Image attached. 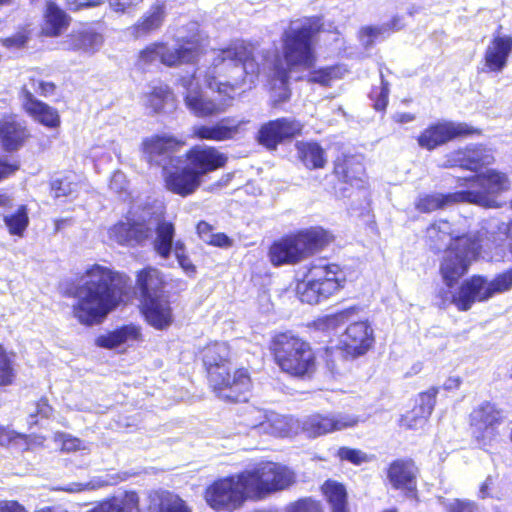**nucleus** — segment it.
Masks as SVG:
<instances>
[{"mask_svg":"<svg viewBox=\"0 0 512 512\" xmlns=\"http://www.w3.org/2000/svg\"><path fill=\"white\" fill-rule=\"evenodd\" d=\"M296 149L302 163L309 169L323 168L326 163L325 152L317 142L296 143Z\"/></svg>","mask_w":512,"mask_h":512,"instance_id":"obj_36","label":"nucleus"},{"mask_svg":"<svg viewBox=\"0 0 512 512\" xmlns=\"http://www.w3.org/2000/svg\"><path fill=\"white\" fill-rule=\"evenodd\" d=\"M322 490L331 506L332 512H348L347 493L342 484L328 480L323 484Z\"/></svg>","mask_w":512,"mask_h":512,"instance_id":"obj_39","label":"nucleus"},{"mask_svg":"<svg viewBox=\"0 0 512 512\" xmlns=\"http://www.w3.org/2000/svg\"><path fill=\"white\" fill-rule=\"evenodd\" d=\"M118 483V477L115 475L105 474L103 476H95L86 483L72 484L67 491L79 492L83 490H97L106 486L115 485Z\"/></svg>","mask_w":512,"mask_h":512,"instance_id":"obj_45","label":"nucleus"},{"mask_svg":"<svg viewBox=\"0 0 512 512\" xmlns=\"http://www.w3.org/2000/svg\"><path fill=\"white\" fill-rule=\"evenodd\" d=\"M108 235L119 245L136 247L151 237L152 228L142 222L120 221L109 228Z\"/></svg>","mask_w":512,"mask_h":512,"instance_id":"obj_22","label":"nucleus"},{"mask_svg":"<svg viewBox=\"0 0 512 512\" xmlns=\"http://www.w3.org/2000/svg\"><path fill=\"white\" fill-rule=\"evenodd\" d=\"M26 42L27 37L21 33L3 39L4 46L8 48H21L25 45Z\"/></svg>","mask_w":512,"mask_h":512,"instance_id":"obj_62","label":"nucleus"},{"mask_svg":"<svg viewBox=\"0 0 512 512\" xmlns=\"http://www.w3.org/2000/svg\"><path fill=\"white\" fill-rule=\"evenodd\" d=\"M164 15V5L156 4L152 6L143 18L134 26L135 36L141 37L158 29L162 25Z\"/></svg>","mask_w":512,"mask_h":512,"instance_id":"obj_38","label":"nucleus"},{"mask_svg":"<svg viewBox=\"0 0 512 512\" xmlns=\"http://www.w3.org/2000/svg\"><path fill=\"white\" fill-rule=\"evenodd\" d=\"M381 87L375 88L370 92V98L374 102V108L377 111L385 110L388 104L389 83L384 80L383 72L380 71Z\"/></svg>","mask_w":512,"mask_h":512,"instance_id":"obj_49","label":"nucleus"},{"mask_svg":"<svg viewBox=\"0 0 512 512\" xmlns=\"http://www.w3.org/2000/svg\"><path fill=\"white\" fill-rule=\"evenodd\" d=\"M85 449L83 442L69 434L62 435V450L67 452Z\"/></svg>","mask_w":512,"mask_h":512,"instance_id":"obj_56","label":"nucleus"},{"mask_svg":"<svg viewBox=\"0 0 512 512\" xmlns=\"http://www.w3.org/2000/svg\"><path fill=\"white\" fill-rule=\"evenodd\" d=\"M155 238L152 242L154 251L162 258L168 259L174 251L175 227L173 223L161 220L155 227Z\"/></svg>","mask_w":512,"mask_h":512,"instance_id":"obj_34","label":"nucleus"},{"mask_svg":"<svg viewBox=\"0 0 512 512\" xmlns=\"http://www.w3.org/2000/svg\"><path fill=\"white\" fill-rule=\"evenodd\" d=\"M165 283L162 272L153 267H146L137 274V286L140 290L142 301L164 297L163 289Z\"/></svg>","mask_w":512,"mask_h":512,"instance_id":"obj_28","label":"nucleus"},{"mask_svg":"<svg viewBox=\"0 0 512 512\" xmlns=\"http://www.w3.org/2000/svg\"><path fill=\"white\" fill-rule=\"evenodd\" d=\"M0 512H26L24 507L16 501L4 502L0 506Z\"/></svg>","mask_w":512,"mask_h":512,"instance_id":"obj_64","label":"nucleus"},{"mask_svg":"<svg viewBox=\"0 0 512 512\" xmlns=\"http://www.w3.org/2000/svg\"><path fill=\"white\" fill-rule=\"evenodd\" d=\"M14 355L9 354L0 345V386H8L15 377L13 360Z\"/></svg>","mask_w":512,"mask_h":512,"instance_id":"obj_46","label":"nucleus"},{"mask_svg":"<svg viewBox=\"0 0 512 512\" xmlns=\"http://www.w3.org/2000/svg\"><path fill=\"white\" fill-rule=\"evenodd\" d=\"M248 489L241 473L213 482L206 488L205 500L217 512H232L246 500Z\"/></svg>","mask_w":512,"mask_h":512,"instance_id":"obj_14","label":"nucleus"},{"mask_svg":"<svg viewBox=\"0 0 512 512\" xmlns=\"http://www.w3.org/2000/svg\"><path fill=\"white\" fill-rule=\"evenodd\" d=\"M476 130L466 123L442 120L429 125L417 138L421 148L432 151L457 137L470 135Z\"/></svg>","mask_w":512,"mask_h":512,"instance_id":"obj_16","label":"nucleus"},{"mask_svg":"<svg viewBox=\"0 0 512 512\" xmlns=\"http://www.w3.org/2000/svg\"><path fill=\"white\" fill-rule=\"evenodd\" d=\"M359 418L346 413H315L301 421L302 430L308 437L315 438L335 431L354 427Z\"/></svg>","mask_w":512,"mask_h":512,"instance_id":"obj_17","label":"nucleus"},{"mask_svg":"<svg viewBox=\"0 0 512 512\" xmlns=\"http://www.w3.org/2000/svg\"><path fill=\"white\" fill-rule=\"evenodd\" d=\"M241 478L248 493L258 498L283 490L295 480L294 473L288 467L274 462L260 463L251 470H245L241 472Z\"/></svg>","mask_w":512,"mask_h":512,"instance_id":"obj_11","label":"nucleus"},{"mask_svg":"<svg viewBox=\"0 0 512 512\" xmlns=\"http://www.w3.org/2000/svg\"><path fill=\"white\" fill-rule=\"evenodd\" d=\"M23 107L27 113L41 124L47 127H56L59 124V115L55 109L46 103L37 100L31 91L26 88L22 90Z\"/></svg>","mask_w":512,"mask_h":512,"instance_id":"obj_27","label":"nucleus"},{"mask_svg":"<svg viewBox=\"0 0 512 512\" xmlns=\"http://www.w3.org/2000/svg\"><path fill=\"white\" fill-rule=\"evenodd\" d=\"M146 321L155 329L163 330L173 322L172 310L165 297L142 301Z\"/></svg>","mask_w":512,"mask_h":512,"instance_id":"obj_25","label":"nucleus"},{"mask_svg":"<svg viewBox=\"0 0 512 512\" xmlns=\"http://www.w3.org/2000/svg\"><path fill=\"white\" fill-rule=\"evenodd\" d=\"M144 104L150 108L152 112L159 113L166 111V108H174V97L168 86L159 85L153 87L152 90L144 97Z\"/></svg>","mask_w":512,"mask_h":512,"instance_id":"obj_37","label":"nucleus"},{"mask_svg":"<svg viewBox=\"0 0 512 512\" xmlns=\"http://www.w3.org/2000/svg\"><path fill=\"white\" fill-rule=\"evenodd\" d=\"M66 43L68 48L72 50L93 54L102 46L103 37L94 30L85 28L74 31Z\"/></svg>","mask_w":512,"mask_h":512,"instance_id":"obj_33","label":"nucleus"},{"mask_svg":"<svg viewBox=\"0 0 512 512\" xmlns=\"http://www.w3.org/2000/svg\"><path fill=\"white\" fill-rule=\"evenodd\" d=\"M33 88L36 92L40 93L41 95L48 96L53 94L55 90V85L52 82L33 80Z\"/></svg>","mask_w":512,"mask_h":512,"instance_id":"obj_63","label":"nucleus"},{"mask_svg":"<svg viewBox=\"0 0 512 512\" xmlns=\"http://www.w3.org/2000/svg\"><path fill=\"white\" fill-rule=\"evenodd\" d=\"M207 243L221 248L231 246L230 238L224 233H213L212 236L209 237Z\"/></svg>","mask_w":512,"mask_h":512,"instance_id":"obj_61","label":"nucleus"},{"mask_svg":"<svg viewBox=\"0 0 512 512\" xmlns=\"http://www.w3.org/2000/svg\"><path fill=\"white\" fill-rule=\"evenodd\" d=\"M4 223L10 234L22 236L29 224L27 208L20 206L14 213L5 215Z\"/></svg>","mask_w":512,"mask_h":512,"instance_id":"obj_43","label":"nucleus"},{"mask_svg":"<svg viewBox=\"0 0 512 512\" xmlns=\"http://www.w3.org/2000/svg\"><path fill=\"white\" fill-rule=\"evenodd\" d=\"M51 189L55 198L67 197L76 192L77 184L70 181L68 177L57 178L52 181Z\"/></svg>","mask_w":512,"mask_h":512,"instance_id":"obj_51","label":"nucleus"},{"mask_svg":"<svg viewBox=\"0 0 512 512\" xmlns=\"http://www.w3.org/2000/svg\"><path fill=\"white\" fill-rule=\"evenodd\" d=\"M45 34L48 36H57L68 25L66 13L60 9L54 2H48L45 12Z\"/></svg>","mask_w":512,"mask_h":512,"instance_id":"obj_40","label":"nucleus"},{"mask_svg":"<svg viewBox=\"0 0 512 512\" xmlns=\"http://www.w3.org/2000/svg\"><path fill=\"white\" fill-rule=\"evenodd\" d=\"M250 414L255 419V421L248 423V425L251 426L252 428H256L258 426L263 427L266 424V420L268 422L275 421L274 419H272V417H275L274 415H271V417L268 418L266 414L255 408L250 409Z\"/></svg>","mask_w":512,"mask_h":512,"instance_id":"obj_59","label":"nucleus"},{"mask_svg":"<svg viewBox=\"0 0 512 512\" xmlns=\"http://www.w3.org/2000/svg\"><path fill=\"white\" fill-rule=\"evenodd\" d=\"M491 298L488 278L472 275L461 282L457 291L451 296V303L459 311H468L476 302H486Z\"/></svg>","mask_w":512,"mask_h":512,"instance_id":"obj_18","label":"nucleus"},{"mask_svg":"<svg viewBox=\"0 0 512 512\" xmlns=\"http://www.w3.org/2000/svg\"><path fill=\"white\" fill-rule=\"evenodd\" d=\"M465 235H461L464 237ZM468 236H471L470 234ZM426 237L430 247L433 250L441 251L444 248L451 249L456 238L460 235L455 234L451 224L446 220H439L432 223L426 230Z\"/></svg>","mask_w":512,"mask_h":512,"instance_id":"obj_32","label":"nucleus"},{"mask_svg":"<svg viewBox=\"0 0 512 512\" xmlns=\"http://www.w3.org/2000/svg\"><path fill=\"white\" fill-rule=\"evenodd\" d=\"M127 186L128 181L126 175L121 171H116L111 177L109 184L110 189L113 192L121 195L122 193L126 192Z\"/></svg>","mask_w":512,"mask_h":512,"instance_id":"obj_55","label":"nucleus"},{"mask_svg":"<svg viewBox=\"0 0 512 512\" xmlns=\"http://www.w3.org/2000/svg\"><path fill=\"white\" fill-rule=\"evenodd\" d=\"M344 280V273L337 264L318 259L297 284L299 299L308 304H317L338 291Z\"/></svg>","mask_w":512,"mask_h":512,"instance_id":"obj_8","label":"nucleus"},{"mask_svg":"<svg viewBox=\"0 0 512 512\" xmlns=\"http://www.w3.org/2000/svg\"><path fill=\"white\" fill-rule=\"evenodd\" d=\"M467 180L470 182L467 190L451 193H419L414 200L415 209L420 213H432L459 203H472L489 207L493 202L491 196L508 188L506 175L492 169Z\"/></svg>","mask_w":512,"mask_h":512,"instance_id":"obj_3","label":"nucleus"},{"mask_svg":"<svg viewBox=\"0 0 512 512\" xmlns=\"http://www.w3.org/2000/svg\"><path fill=\"white\" fill-rule=\"evenodd\" d=\"M481 245L478 236L456 238L451 249H447L440 264L444 284L452 288L462 278L478 255Z\"/></svg>","mask_w":512,"mask_h":512,"instance_id":"obj_12","label":"nucleus"},{"mask_svg":"<svg viewBox=\"0 0 512 512\" xmlns=\"http://www.w3.org/2000/svg\"><path fill=\"white\" fill-rule=\"evenodd\" d=\"M247 61H253L258 67L259 72L255 75L253 84H250L248 77L245 75V83L251 89L255 85V80L260 74H263L271 85L272 101L274 106L284 103L290 98L289 89V69L278 55L276 51H268L261 55V63H259L247 48Z\"/></svg>","mask_w":512,"mask_h":512,"instance_id":"obj_13","label":"nucleus"},{"mask_svg":"<svg viewBox=\"0 0 512 512\" xmlns=\"http://www.w3.org/2000/svg\"><path fill=\"white\" fill-rule=\"evenodd\" d=\"M337 455L341 460L348 461L354 465H361L369 461L368 455L359 449L341 447Z\"/></svg>","mask_w":512,"mask_h":512,"instance_id":"obj_52","label":"nucleus"},{"mask_svg":"<svg viewBox=\"0 0 512 512\" xmlns=\"http://www.w3.org/2000/svg\"><path fill=\"white\" fill-rule=\"evenodd\" d=\"M247 56L244 44L205 52V62L210 65L205 69L199 67L191 78L181 79L189 111L197 117L224 112L231 105L236 91L243 88L245 75L253 84L259 72L253 61H247Z\"/></svg>","mask_w":512,"mask_h":512,"instance_id":"obj_1","label":"nucleus"},{"mask_svg":"<svg viewBox=\"0 0 512 512\" xmlns=\"http://www.w3.org/2000/svg\"><path fill=\"white\" fill-rule=\"evenodd\" d=\"M416 467L410 460H395L388 469V479L395 489L413 490L416 482Z\"/></svg>","mask_w":512,"mask_h":512,"instance_id":"obj_31","label":"nucleus"},{"mask_svg":"<svg viewBox=\"0 0 512 512\" xmlns=\"http://www.w3.org/2000/svg\"><path fill=\"white\" fill-rule=\"evenodd\" d=\"M156 512H191V510L179 496L162 492Z\"/></svg>","mask_w":512,"mask_h":512,"instance_id":"obj_44","label":"nucleus"},{"mask_svg":"<svg viewBox=\"0 0 512 512\" xmlns=\"http://www.w3.org/2000/svg\"><path fill=\"white\" fill-rule=\"evenodd\" d=\"M18 169V163H10L6 158L0 156V181L14 174Z\"/></svg>","mask_w":512,"mask_h":512,"instance_id":"obj_58","label":"nucleus"},{"mask_svg":"<svg viewBox=\"0 0 512 512\" xmlns=\"http://www.w3.org/2000/svg\"><path fill=\"white\" fill-rule=\"evenodd\" d=\"M504 418L503 411L491 402H483L471 412L472 436L479 448L486 449L496 440Z\"/></svg>","mask_w":512,"mask_h":512,"instance_id":"obj_15","label":"nucleus"},{"mask_svg":"<svg viewBox=\"0 0 512 512\" xmlns=\"http://www.w3.org/2000/svg\"><path fill=\"white\" fill-rule=\"evenodd\" d=\"M355 308H349L338 313L329 315L325 318V326L327 328H336L340 324H344L349 317L354 313Z\"/></svg>","mask_w":512,"mask_h":512,"instance_id":"obj_53","label":"nucleus"},{"mask_svg":"<svg viewBox=\"0 0 512 512\" xmlns=\"http://www.w3.org/2000/svg\"><path fill=\"white\" fill-rule=\"evenodd\" d=\"M198 24L190 22L186 29H179L172 45L154 43L141 51L139 61L144 65L160 62L166 66L192 63L200 56Z\"/></svg>","mask_w":512,"mask_h":512,"instance_id":"obj_6","label":"nucleus"},{"mask_svg":"<svg viewBox=\"0 0 512 512\" xmlns=\"http://www.w3.org/2000/svg\"><path fill=\"white\" fill-rule=\"evenodd\" d=\"M203 362L216 395L225 401H247L251 379L246 369L231 375L230 348L225 342H215L204 349Z\"/></svg>","mask_w":512,"mask_h":512,"instance_id":"obj_4","label":"nucleus"},{"mask_svg":"<svg viewBox=\"0 0 512 512\" xmlns=\"http://www.w3.org/2000/svg\"><path fill=\"white\" fill-rule=\"evenodd\" d=\"M248 120H236L226 117L212 125H198L193 127V136L201 140L225 141L233 139L240 132Z\"/></svg>","mask_w":512,"mask_h":512,"instance_id":"obj_23","label":"nucleus"},{"mask_svg":"<svg viewBox=\"0 0 512 512\" xmlns=\"http://www.w3.org/2000/svg\"><path fill=\"white\" fill-rule=\"evenodd\" d=\"M185 252L186 248L184 242L181 240H177L174 246V255L178 261L179 266L183 269V271L187 275L191 276L195 274L196 267L191 262L190 258L186 255Z\"/></svg>","mask_w":512,"mask_h":512,"instance_id":"obj_50","label":"nucleus"},{"mask_svg":"<svg viewBox=\"0 0 512 512\" xmlns=\"http://www.w3.org/2000/svg\"><path fill=\"white\" fill-rule=\"evenodd\" d=\"M288 512H321L318 502L311 499H302L291 505Z\"/></svg>","mask_w":512,"mask_h":512,"instance_id":"obj_54","label":"nucleus"},{"mask_svg":"<svg viewBox=\"0 0 512 512\" xmlns=\"http://www.w3.org/2000/svg\"><path fill=\"white\" fill-rule=\"evenodd\" d=\"M302 125L292 118H279L263 124L258 133L259 142L269 149H275L285 139L300 134Z\"/></svg>","mask_w":512,"mask_h":512,"instance_id":"obj_20","label":"nucleus"},{"mask_svg":"<svg viewBox=\"0 0 512 512\" xmlns=\"http://www.w3.org/2000/svg\"><path fill=\"white\" fill-rule=\"evenodd\" d=\"M140 2L142 0H109L111 8L116 12H125Z\"/></svg>","mask_w":512,"mask_h":512,"instance_id":"obj_60","label":"nucleus"},{"mask_svg":"<svg viewBox=\"0 0 512 512\" xmlns=\"http://www.w3.org/2000/svg\"><path fill=\"white\" fill-rule=\"evenodd\" d=\"M449 512H478V509L473 502L455 499L449 504Z\"/></svg>","mask_w":512,"mask_h":512,"instance_id":"obj_57","label":"nucleus"},{"mask_svg":"<svg viewBox=\"0 0 512 512\" xmlns=\"http://www.w3.org/2000/svg\"><path fill=\"white\" fill-rule=\"evenodd\" d=\"M270 348L277 365L283 372L302 377L314 370L315 357L309 343L293 333L284 332L275 335Z\"/></svg>","mask_w":512,"mask_h":512,"instance_id":"obj_9","label":"nucleus"},{"mask_svg":"<svg viewBox=\"0 0 512 512\" xmlns=\"http://www.w3.org/2000/svg\"><path fill=\"white\" fill-rule=\"evenodd\" d=\"M52 414V407L44 398L34 403L29 409V416L27 419L29 427H33L39 421V418L46 419Z\"/></svg>","mask_w":512,"mask_h":512,"instance_id":"obj_48","label":"nucleus"},{"mask_svg":"<svg viewBox=\"0 0 512 512\" xmlns=\"http://www.w3.org/2000/svg\"><path fill=\"white\" fill-rule=\"evenodd\" d=\"M363 172V165L354 157H345L335 161L334 173L346 183L360 179Z\"/></svg>","mask_w":512,"mask_h":512,"instance_id":"obj_41","label":"nucleus"},{"mask_svg":"<svg viewBox=\"0 0 512 512\" xmlns=\"http://www.w3.org/2000/svg\"><path fill=\"white\" fill-rule=\"evenodd\" d=\"M400 28V18L394 17L389 24L363 27L359 32V39L365 48H370L378 37L384 36L389 31H397Z\"/></svg>","mask_w":512,"mask_h":512,"instance_id":"obj_42","label":"nucleus"},{"mask_svg":"<svg viewBox=\"0 0 512 512\" xmlns=\"http://www.w3.org/2000/svg\"><path fill=\"white\" fill-rule=\"evenodd\" d=\"M183 145L177 138L162 134L147 137L142 142V154L150 164L161 166L164 169L171 162L172 154Z\"/></svg>","mask_w":512,"mask_h":512,"instance_id":"obj_19","label":"nucleus"},{"mask_svg":"<svg viewBox=\"0 0 512 512\" xmlns=\"http://www.w3.org/2000/svg\"><path fill=\"white\" fill-rule=\"evenodd\" d=\"M340 342L347 354L353 357L363 355L374 342L373 329L366 321L354 322L341 335Z\"/></svg>","mask_w":512,"mask_h":512,"instance_id":"obj_21","label":"nucleus"},{"mask_svg":"<svg viewBox=\"0 0 512 512\" xmlns=\"http://www.w3.org/2000/svg\"><path fill=\"white\" fill-rule=\"evenodd\" d=\"M188 167L166 177L167 188L179 195L191 194L200 185L201 177L225 165L227 157L214 147L196 145L187 153Z\"/></svg>","mask_w":512,"mask_h":512,"instance_id":"obj_5","label":"nucleus"},{"mask_svg":"<svg viewBox=\"0 0 512 512\" xmlns=\"http://www.w3.org/2000/svg\"><path fill=\"white\" fill-rule=\"evenodd\" d=\"M437 394V387H432L426 392L421 393L418 399V407L415 408L411 413L403 416V424L409 428L422 426L434 409Z\"/></svg>","mask_w":512,"mask_h":512,"instance_id":"obj_30","label":"nucleus"},{"mask_svg":"<svg viewBox=\"0 0 512 512\" xmlns=\"http://www.w3.org/2000/svg\"><path fill=\"white\" fill-rule=\"evenodd\" d=\"M512 52V37L495 35L485 51V64L490 71H501Z\"/></svg>","mask_w":512,"mask_h":512,"instance_id":"obj_26","label":"nucleus"},{"mask_svg":"<svg viewBox=\"0 0 512 512\" xmlns=\"http://www.w3.org/2000/svg\"><path fill=\"white\" fill-rule=\"evenodd\" d=\"M321 26L319 17L304 18L291 22L282 35L285 66L310 67L313 65L315 60L313 38L319 32Z\"/></svg>","mask_w":512,"mask_h":512,"instance_id":"obj_7","label":"nucleus"},{"mask_svg":"<svg viewBox=\"0 0 512 512\" xmlns=\"http://www.w3.org/2000/svg\"><path fill=\"white\" fill-rule=\"evenodd\" d=\"M494 157L489 149L482 145L468 146L465 150L454 153L452 161L453 166L478 171L484 166L490 165Z\"/></svg>","mask_w":512,"mask_h":512,"instance_id":"obj_24","label":"nucleus"},{"mask_svg":"<svg viewBox=\"0 0 512 512\" xmlns=\"http://www.w3.org/2000/svg\"><path fill=\"white\" fill-rule=\"evenodd\" d=\"M488 286L492 298L497 294H503L512 289V268L497 274L493 279L488 280Z\"/></svg>","mask_w":512,"mask_h":512,"instance_id":"obj_47","label":"nucleus"},{"mask_svg":"<svg viewBox=\"0 0 512 512\" xmlns=\"http://www.w3.org/2000/svg\"><path fill=\"white\" fill-rule=\"evenodd\" d=\"M29 136L26 128L14 118L0 121V143L5 151L12 152L20 149Z\"/></svg>","mask_w":512,"mask_h":512,"instance_id":"obj_29","label":"nucleus"},{"mask_svg":"<svg viewBox=\"0 0 512 512\" xmlns=\"http://www.w3.org/2000/svg\"><path fill=\"white\" fill-rule=\"evenodd\" d=\"M327 241V233L322 229L301 231L274 242L269 250L270 260L275 266L294 264L324 246Z\"/></svg>","mask_w":512,"mask_h":512,"instance_id":"obj_10","label":"nucleus"},{"mask_svg":"<svg viewBox=\"0 0 512 512\" xmlns=\"http://www.w3.org/2000/svg\"><path fill=\"white\" fill-rule=\"evenodd\" d=\"M129 277L106 266L94 264L88 268L75 288L73 305L75 318L84 325L100 323L122 301Z\"/></svg>","mask_w":512,"mask_h":512,"instance_id":"obj_2","label":"nucleus"},{"mask_svg":"<svg viewBox=\"0 0 512 512\" xmlns=\"http://www.w3.org/2000/svg\"><path fill=\"white\" fill-rule=\"evenodd\" d=\"M140 336V330L134 325H125L106 335H100L96 339V344L103 348H116L128 341L137 340Z\"/></svg>","mask_w":512,"mask_h":512,"instance_id":"obj_35","label":"nucleus"}]
</instances>
